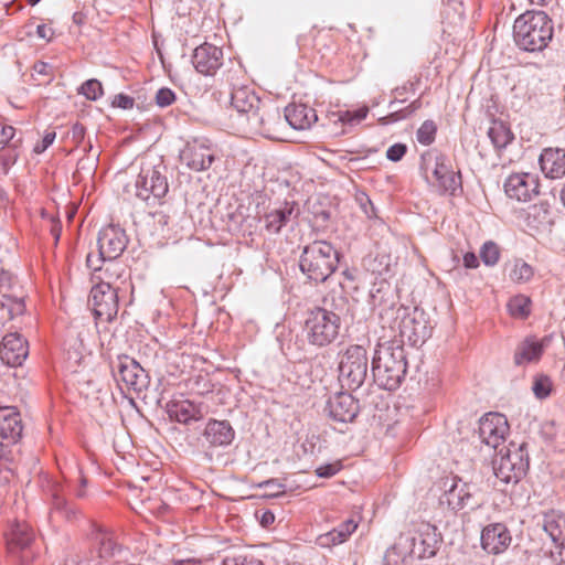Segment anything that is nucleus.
<instances>
[{
  "label": "nucleus",
  "instance_id": "1",
  "mask_svg": "<svg viewBox=\"0 0 565 565\" xmlns=\"http://www.w3.org/2000/svg\"><path fill=\"white\" fill-rule=\"evenodd\" d=\"M349 311V301L342 294L330 292L317 306L308 310L305 335L309 344L326 348L340 335L342 320Z\"/></svg>",
  "mask_w": 565,
  "mask_h": 565
},
{
  "label": "nucleus",
  "instance_id": "2",
  "mask_svg": "<svg viewBox=\"0 0 565 565\" xmlns=\"http://www.w3.org/2000/svg\"><path fill=\"white\" fill-rule=\"evenodd\" d=\"M239 71H228L226 82L231 86V105L249 131L270 137L276 121L280 119L277 108L263 104L247 85H237L234 79Z\"/></svg>",
  "mask_w": 565,
  "mask_h": 565
},
{
  "label": "nucleus",
  "instance_id": "3",
  "mask_svg": "<svg viewBox=\"0 0 565 565\" xmlns=\"http://www.w3.org/2000/svg\"><path fill=\"white\" fill-rule=\"evenodd\" d=\"M380 318L382 328L391 332L387 335L391 338L388 343L396 342L404 347L407 342L415 347L424 343L430 335L424 313L416 309L412 310L404 306L391 307L385 309Z\"/></svg>",
  "mask_w": 565,
  "mask_h": 565
},
{
  "label": "nucleus",
  "instance_id": "4",
  "mask_svg": "<svg viewBox=\"0 0 565 565\" xmlns=\"http://www.w3.org/2000/svg\"><path fill=\"white\" fill-rule=\"evenodd\" d=\"M407 372L404 347L394 343L379 344L372 360L375 383L384 390L395 391L403 383Z\"/></svg>",
  "mask_w": 565,
  "mask_h": 565
},
{
  "label": "nucleus",
  "instance_id": "5",
  "mask_svg": "<svg viewBox=\"0 0 565 565\" xmlns=\"http://www.w3.org/2000/svg\"><path fill=\"white\" fill-rule=\"evenodd\" d=\"M515 44L527 52L544 50L553 38V24L543 11H527L514 21Z\"/></svg>",
  "mask_w": 565,
  "mask_h": 565
},
{
  "label": "nucleus",
  "instance_id": "6",
  "mask_svg": "<svg viewBox=\"0 0 565 565\" xmlns=\"http://www.w3.org/2000/svg\"><path fill=\"white\" fill-rule=\"evenodd\" d=\"M338 264L339 252L327 241H313L306 245L299 259L301 273L316 284L327 281Z\"/></svg>",
  "mask_w": 565,
  "mask_h": 565
},
{
  "label": "nucleus",
  "instance_id": "7",
  "mask_svg": "<svg viewBox=\"0 0 565 565\" xmlns=\"http://www.w3.org/2000/svg\"><path fill=\"white\" fill-rule=\"evenodd\" d=\"M339 360V382L342 387L355 391L367 377V350L361 344H350L341 353Z\"/></svg>",
  "mask_w": 565,
  "mask_h": 565
},
{
  "label": "nucleus",
  "instance_id": "8",
  "mask_svg": "<svg viewBox=\"0 0 565 565\" xmlns=\"http://www.w3.org/2000/svg\"><path fill=\"white\" fill-rule=\"evenodd\" d=\"M128 244V238L122 228L116 225H108L100 230L98 235V254L89 253L86 257V265L94 271H100L103 264L118 258Z\"/></svg>",
  "mask_w": 565,
  "mask_h": 565
},
{
  "label": "nucleus",
  "instance_id": "9",
  "mask_svg": "<svg viewBox=\"0 0 565 565\" xmlns=\"http://www.w3.org/2000/svg\"><path fill=\"white\" fill-rule=\"evenodd\" d=\"M492 465L497 479L503 483H516L525 476L530 466L526 445L524 443L519 446L511 444L505 452L501 449L500 456L493 460Z\"/></svg>",
  "mask_w": 565,
  "mask_h": 565
},
{
  "label": "nucleus",
  "instance_id": "10",
  "mask_svg": "<svg viewBox=\"0 0 565 565\" xmlns=\"http://www.w3.org/2000/svg\"><path fill=\"white\" fill-rule=\"evenodd\" d=\"M216 146L206 137L189 139L180 150L182 164L194 172L206 171L216 160Z\"/></svg>",
  "mask_w": 565,
  "mask_h": 565
},
{
  "label": "nucleus",
  "instance_id": "11",
  "mask_svg": "<svg viewBox=\"0 0 565 565\" xmlns=\"http://www.w3.org/2000/svg\"><path fill=\"white\" fill-rule=\"evenodd\" d=\"M88 302L93 308L96 320L110 322L118 312L117 290L108 281H100L93 286Z\"/></svg>",
  "mask_w": 565,
  "mask_h": 565
},
{
  "label": "nucleus",
  "instance_id": "12",
  "mask_svg": "<svg viewBox=\"0 0 565 565\" xmlns=\"http://www.w3.org/2000/svg\"><path fill=\"white\" fill-rule=\"evenodd\" d=\"M114 376L118 382H122L127 390L141 393L149 385V375L147 371L134 358L119 355L113 366Z\"/></svg>",
  "mask_w": 565,
  "mask_h": 565
},
{
  "label": "nucleus",
  "instance_id": "13",
  "mask_svg": "<svg viewBox=\"0 0 565 565\" xmlns=\"http://www.w3.org/2000/svg\"><path fill=\"white\" fill-rule=\"evenodd\" d=\"M4 539L7 552L13 559L22 564L30 561L25 553L34 540V532L26 522L13 521L6 532Z\"/></svg>",
  "mask_w": 565,
  "mask_h": 565
},
{
  "label": "nucleus",
  "instance_id": "14",
  "mask_svg": "<svg viewBox=\"0 0 565 565\" xmlns=\"http://www.w3.org/2000/svg\"><path fill=\"white\" fill-rule=\"evenodd\" d=\"M136 196L149 202L151 198L159 200L168 192L167 178L153 167L142 168L137 177Z\"/></svg>",
  "mask_w": 565,
  "mask_h": 565
},
{
  "label": "nucleus",
  "instance_id": "15",
  "mask_svg": "<svg viewBox=\"0 0 565 565\" xmlns=\"http://www.w3.org/2000/svg\"><path fill=\"white\" fill-rule=\"evenodd\" d=\"M542 527L556 547V551H551V558L555 565H565V559L563 557L565 542V514L554 509L544 512Z\"/></svg>",
  "mask_w": 565,
  "mask_h": 565
},
{
  "label": "nucleus",
  "instance_id": "16",
  "mask_svg": "<svg viewBox=\"0 0 565 565\" xmlns=\"http://www.w3.org/2000/svg\"><path fill=\"white\" fill-rule=\"evenodd\" d=\"M509 433L507 417L499 413H488L479 422V438L482 444L495 449Z\"/></svg>",
  "mask_w": 565,
  "mask_h": 565
},
{
  "label": "nucleus",
  "instance_id": "17",
  "mask_svg": "<svg viewBox=\"0 0 565 565\" xmlns=\"http://www.w3.org/2000/svg\"><path fill=\"white\" fill-rule=\"evenodd\" d=\"M540 183L535 174L513 173L504 182L505 194L519 202H529L540 193Z\"/></svg>",
  "mask_w": 565,
  "mask_h": 565
},
{
  "label": "nucleus",
  "instance_id": "18",
  "mask_svg": "<svg viewBox=\"0 0 565 565\" xmlns=\"http://www.w3.org/2000/svg\"><path fill=\"white\" fill-rule=\"evenodd\" d=\"M324 412L334 423H352L360 412L359 401L350 393L340 392L328 399Z\"/></svg>",
  "mask_w": 565,
  "mask_h": 565
},
{
  "label": "nucleus",
  "instance_id": "19",
  "mask_svg": "<svg viewBox=\"0 0 565 565\" xmlns=\"http://www.w3.org/2000/svg\"><path fill=\"white\" fill-rule=\"evenodd\" d=\"M192 64L200 74L214 75L223 64V51L216 45L203 43L194 50Z\"/></svg>",
  "mask_w": 565,
  "mask_h": 565
},
{
  "label": "nucleus",
  "instance_id": "20",
  "mask_svg": "<svg viewBox=\"0 0 565 565\" xmlns=\"http://www.w3.org/2000/svg\"><path fill=\"white\" fill-rule=\"evenodd\" d=\"M201 436L203 447H227L235 438V430L228 420L209 419Z\"/></svg>",
  "mask_w": 565,
  "mask_h": 565
},
{
  "label": "nucleus",
  "instance_id": "21",
  "mask_svg": "<svg viewBox=\"0 0 565 565\" xmlns=\"http://www.w3.org/2000/svg\"><path fill=\"white\" fill-rule=\"evenodd\" d=\"M21 414L14 406H0V440L7 445L17 444L22 437Z\"/></svg>",
  "mask_w": 565,
  "mask_h": 565
},
{
  "label": "nucleus",
  "instance_id": "22",
  "mask_svg": "<svg viewBox=\"0 0 565 565\" xmlns=\"http://www.w3.org/2000/svg\"><path fill=\"white\" fill-rule=\"evenodd\" d=\"M29 354L28 342L19 333H9L0 344V359L9 366H20Z\"/></svg>",
  "mask_w": 565,
  "mask_h": 565
},
{
  "label": "nucleus",
  "instance_id": "23",
  "mask_svg": "<svg viewBox=\"0 0 565 565\" xmlns=\"http://www.w3.org/2000/svg\"><path fill=\"white\" fill-rule=\"evenodd\" d=\"M511 543V535L505 525L490 524L481 532V546L490 554L504 552Z\"/></svg>",
  "mask_w": 565,
  "mask_h": 565
},
{
  "label": "nucleus",
  "instance_id": "24",
  "mask_svg": "<svg viewBox=\"0 0 565 565\" xmlns=\"http://www.w3.org/2000/svg\"><path fill=\"white\" fill-rule=\"evenodd\" d=\"M415 537L401 534L396 542L386 551L384 565H412L414 561Z\"/></svg>",
  "mask_w": 565,
  "mask_h": 565
},
{
  "label": "nucleus",
  "instance_id": "25",
  "mask_svg": "<svg viewBox=\"0 0 565 565\" xmlns=\"http://www.w3.org/2000/svg\"><path fill=\"white\" fill-rule=\"evenodd\" d=\"M550 338L544 337L537 339L535 337H527L515 349L514 363L516 365H525L532 362H537L544 349L548 345Z\"/></svg>",
  "mask_w": 565,
  "mask_h": 565
},
{
  "label": "nucleus",
  "instance_id": "26",
  "mask_svg": "<svg viewBox=\"0 0 565 565\" xmlns=\"http://www.w3.org/2000/svg\"><path fill=\"white\" fill-rule=\"evenodd\" d=\"M299 209L296 202H285L278 209H274L264 215L265 228L277 234L289 222L297 220Z\"/></svg>",
  "mask_w": 565,
  "mask_h": 565
},
{
  "label": "nucleus",
  "instance_id": "27",
  "mask_svg": "<svg viewBox=\"0 0 565 565\" xmlns=\"http://www.w3.org/2000/svg\"><path fill=\"white\" fill-rule=\"evenodd\" d=\"M451 169L450 159L435 149L428 150L420 156V170L427 182L430 181L429 173L437 180Z\"/></svg>",
  "mask_w": 565,
  "mask_h": 565
},
{
  "label": "nucleus",
  "instance_id": "28",
  "mask_svg": "<svg viewBox=\"0 0 565 565\" xmlns=\"http://www.w3.org/2000/svg\"><path fill=\"white\" fill-rule=\"evenodd\" d=\"M540 166L546 178H563L565 175V151L558 148L544 149L540 156Z\"/></svg>",
  "mask_w": 565,
  "mask_h": 565
},
{
  "label": "nucleus",
  "instance_id": "29",
  "mask_svg": "<svg viewBox=\"0 0 565 565\" xmlns=\"http://www.w3.org/2000/svg\"><path fill=\"white\" fill-rule=\"evenodd\" d=\"M285 119L294 129H307L318 119L316 110L305 104H290L285 108Z\"/></svg>",
  "mask_w": 565,
  "mask_h": 565
},
{
  "label": "nucleus",
  "instance_id": "30",
  "mask_svg": "<svg viewBox=\"0 0 565 565\" xmlns=\"http://www.w3.org/2000/svg\"><path fill=\"white\" fill-rule=\"evenodd\" d=\"M169 416L178 423L188 424L202 417L201 411L190 401H179L168 404Z\"/></svg>",
  "mask_w": 565,
  "mask_h": 565
},
{
  "label": "nucleus",
  "instance_id": "31",
  "mask_svg": "<svg viewBox=\"0 0 565 565\" xmlns=\"http://www.w3.org/2000/svg\"><path fill=\"white\" fill-rule=\"evenodd\" d=\"M79 511L68 503L66 499L60 494L57 491L53 492L51 499V510L50 518L56 520H65L67 522H73L77 519Z\"/></svg>",
  "mask_w": 565,
  "mask_h": 565
},
{
  "label": "nucleus",
  "instance_id": "32",
  "mask_svg": "<svg viewBox=\"0 0 565 565\" xmlns=\"http://www.w3.org/2000/svg\"><path fill=\"white\" fill-rule=\"evenodd\" d=\"M488 136L497 149L505 148L513 139L510 128L500 120H493L488 129Z\"/></svg>",
  "mask_w": 565,
  "mask_h": 565
},
{
  "label": "nucleus",
  "instance_id": "33",
  "mask_svg": "<svg viewBox=\"0 0 565 565\" xmlns=\"http://www.w3.org/2000/svg\"><path fill=\"white\" fill-rule=\"evenodd\" d=\"M96 543L98 545V555L100 558L109 559L120 553V546L115 541L111 533L107 531H99L96 534Z\"/></svg>",
  "mask_w": 565,
  "mask_h": 565
},
{
  "label": "nucleus",
  "instance_id": "34",
  "mask_svg": "<svg viewBox=\"0 0 565 565\" xmlns=\"http://www.w3.org/2000/svg\"><path fill=\"white\" fill-rule=\"evenodd\" d=\"M434 185H436L443 194L456 195L457 191L461 190V174L459 171L455 172L451 169L443 174V177L435 180Z\"/></svg>",
  "mask_w": 565,
  "mask_h": 565
},
{
  "label": "nucleus",
  "instance_id": "35",
  "mask_svg": "<svg viewBox=\"0 0 565 565\" xmlns=\"http://www.w3.org/2000/svg\"><path fill=\"white\" fill-rule=\"evenodd\" d=\"M510 267L509 278L515 284H525L534 275L532 266L521 258L514 259Z\"/></svg>",
  "mask_w": 565,
  "mask_h": 565
},
{
  "label": "nucleus",
  "instance_id": "36",
  "mask_svg": "<svg viewBox=\"0 0 565 565\" xmlns=\"http://www.w3.org/2000/svg\"><path fill=\"white\" fill-rule=\"evenodd\" d=\"M508 310L512 317L524 319L531 312V300L523 295L514 296L508 302Z\"/></svg>",
  "mask_w": 565,
  "mask_h": 565
},
{
  "label": "nucleus",
  "instance_id": "37",
  "mask_svg": "<svg viewBox=\"0 0 565 565\" xmlns=\"http://www.w3.org/2000/svg\"><path fill=\"white\" fill-rule=\"evenodd\" d=\"M470 499V493L466 492L463 487L459 489L457 484H452L451 488L446 491L447 503L454 510L466 508L469 504Z\"/></svg>",
  "mask_w": 565,
  "mask_h": 565
},
{
  "label": "nucleus",
  "instance_id": "38",
  "mask_svg": "<svg viewBox=\"0 0 565 565\" xmlns=\"http://www.w3.org/2000/svg\"><path fill=\"white\" fill-rule=\"evenodd\" d=\"M553 390V382L550 376L539 374L534 377L532 391L536 398L545 399L548 397Z\"/></svg>",
  "mask_w": 565,
  "mask_h": 565
},
{
  "label": "nucleus",
  "instance_id": "39",
  "mask_svg": "<svg viewBox=\"0 0 565 565\" xmlns=\"http://www.w3.org/2000/svg\"><path fill=\"white\" fill-rule=\"evenodd\" d=\"M480 258L487 266H494L500 258V248L492 242H486L480 249Z\"/></svg>",
  "mask_w": 565,
  "mask_h": 565
},
{
  "label": "nucleus",
  "instance_id": "40",
  "mask_svg": "<svg viewBox=\"0 0 565 565\" xmlns=\"http://www.w3.org/2000/svg\"><path fill=\"white\" fill-rule=\"evenodd\" d=\"M437 127L433 120H426L418 128L416 137L420 145L429 146L434 142Z\"/></svg>",
  "mask_w": 565,
  "mask_h": 565
},
{
  "label": "nucleus",
  "instance_id": "41",
  "mask_svg": "<svg viewBox=\"0 0 565 565\" xmlns=\"http://www.w3.org/2000/svg\"><path fill=\"white\" fill-rule=\"evenodd\" d=\"M78 93L89 100H96L103 95L102 83L94 78L88 79L81 85Z\"/></svg>",
  "mask_w": 565,
  "mask_h": 565
},
{
  "label": "nucleus",
  "instance_id": "42",
  "mask_svg": "<svg viewBox=\"0 0 565 565\" xmlns=\"http://www.w3.org/2000/svg\"><path fill=\"white\" fill-rule=\"evenodd\" d=\"M13 477V468L10 466V459L0 449V492L7 488Z\"/></svg>",
  "mask_w": 565,
  "mask_h": 565
},
{
  "label": "nucleus",
  "instance_id": "43",
  "mask_svg": "<svg viewBox=\"0 0 565 565\" xmlns=\"http://www.w3.org/2000/svg\"><path fill=\"white\" fill-rule=\"evenodd\" d=\"M2 310H7L8 317L13 318L24 312L25 306L22 299L3 296Z\"/></svg>",
  "mask_w": 565,
  "mask_h": 565
},
{
  "label": "nucleus",
  "instance_id": "44",
  "mask_svg": "<svg viewBox=\"0 0 565 565\" xmlns=\"http://www.w3.org/2000/svg\"><path fill=\"white\" fill-rule=\"evenodd\" d=\"M342 537H338V532L334 530L323 533L317 537V544L320 547L330 548L334 545L343 543Z\"/></svg>",
  "mask_w": 565,
  "mask_h": 565
},
{
  "label": "nucleus",
  "instance_id": "45",
  "mask_svg": "<svg viewBox=\"0 0 565 565\" xmlns=\"http://www.w3.org/2000/svg\"><path fill=\"white\" fill-rule=\"evenodd\" d=\"M154 99L159 107H168L175 102V94L172 89L162 87L157 92Z\"/></svg>",
  "mask_w": 565,
  "mask_h": 565
},
{
  "label": "nucleus",
  "instance_id": "46",
  "mask_svg": "<svg viewBox=\"0 0 565 565\" xmlns=\"http://www.w3.org/2000/svg\"><path fill=\"white\" fill-rule=\"evenodd\" d=\"M415 108H416L415 103H413L412 105H409L408 107H406L404 109L393 111L390 115L381 118V121L384 125L398 121L401 119L406 118L412 111H414Z\"/></svg>",
  "mask_w": 565,
  "mask_h": 565
},
{
  "label": "nucleus",
  "instance_id": "47",
  "mask_svg": "<svg viewBox=\"0 0 565 565\" xmlns=\"http://www.w3.org/2000/svg\"><path fill=\"white\" fill-rule=\"evenodd\" d=\"M356 527L358 522L354 519H348L333 530L338 532V537H342L345 542L348 537L356 530Z\"/></svg>",
  "mask_w": 565,
  "mask_h": 565
},
{
  "label": "nucleus",
  "instance_id": "48",
  "mask_svg": "<svg viewBox=\"0 0 565 565\" xmlns=\"http://www.w3.org/2000/svg\"><path fill=\"white\" fill-rule=\"evenodd\" d=\"M407 147L404 143H395L386 151V158L393 162L399 161L406 153Z\"/></svg>",
  "mask_w": 565,
  "mask_h": 565
},
{
  "label": "nucleus",
  "instance_id": "49",
  "mask_svg": "<svg viewBox=\"0 0 565 565\" xmlns=\"http://www.w3.org/2000/svg\"><path fill=\"white\" fill-rule=\"evenodd\" d=\"M341 469V466L339 462L334 463H327L318 467L316 469V473L320 478H330L334 476L337 472H339Z\"/></svg>",
  "mask_w": 565,
  "mask_h": 565
},
{
  "label": "nucleus",
  "instance_id": "50",
  "mask_svg": "<svg viewBox=\"0 0 565 565\" xmlns=\"http://www.w3.org/2000/svg\"><path fill=\"white\" fill-rule=\"evenodd\" d=\"M111 104L114 107L121 109H131L135 105V99L126 94H117Z\"/></svg>",
  "mask_w": 565,
  "mask_h": 565
},
{
  "label": "nucleus",
  "instance_id": "51",
  "mask_svg": "<svg viewBox=\"0 0 565 565\" xmlns=\"http://www.w3.org/2000/svg\"><path fill=\"white\" fill-rule=\"evenodd\" d=\"M55 132L54 131H46L43 139H42V142L41 143H38L35 147H34V151L36 153H41L43 151H45L55 140Z\"/></svg>",
  "mask_w": 565,
  "mask_h": 565
},
{
  "label": "nucleus",
  "instance_id": "52",
  "mask_svg": "<svg viewBox=\"0 0 565 565\" xmlns=\"http://www.w3.org/2000/svg\"><path fill=\"white\" fill-rule=\"evenodd\" d=\"M15 135V128L12 126L0 127V146L9 143Z\"/></svg>",
  "mask_w": 565,
  "mask_h": 565
},
{
  "label": "nucleus",
  "instance_id": "53",
  "mask_svg": "<svg viewBox=\"0 0 565 565\" xmlns=\"http://www.w3.org/2000/svg\"><path fill=\"white\" fill-rule=\"evenodd\" d=\"M36 34L41 39L51 41V39L53 38V34H54V31L51 26H49L46 24H40L36 28Z\"/></svg>",
  "mask_w": 565,
  "mask_h": 565
},
{
  "label": "nucleus",
  "instance_id": "54",
  "mask_svg": "<svg viewBox=\"0 0 565 565\" xmlns=\"http://www.w3.org/2000/svg\"><path fill=\"white\" fill-rule=\"evenodd\" d=\"M84 136H85V127L82 125V124H75L73 127H72V139L79 143L81 141H83L84 139Z\"/></svg>",
  "mask_w": 565,
  "mask_h": 565
},
{
  "label": "nucleus",
  "instance_id": "55",
  "mask_svg": "<svg viewBox=\"0 0 565 565\" xmlns=\"http://www.w3.org/2000/svg\"><path fill=\"white\" fill-rule=\"evenodd\" d=\"M463 265L467 268H477L479 266L478 257L475 253H466L463 255Z\"/></svg>",
  "mask_w": 565,
  "mask_h": 565
},
{
  "label": "nucleus",
  "instance_id": "56",
  "mask_svg": "<svg viewBox=\"0 0 565 565\" xmlns=\"http://www.w3.org/2000/svg\"><path fill=\"white\" fill-rule=\"evenodd\" d=\"M275 521V515L270 511H264L260 518V523L264 526H268Z\"/></svg>",
  "mask_w": 565,
  "mask_h": 565
},
{
  "label": "nucleus",
  "instance_id": "57",
  "mask_svg": "<svg viewBox=\"0 0 565 565\" xmlns=\"http://www.w3.org/2000/svg\"><path fill=\"white\" fill-rule=\"evenodd\" d=\"M235 565H263V563L255 557H242Z\"/></svg>",
  "mask_w": 565,
  "mask_h": 565
},
{
  "label": "nucleus",
  "instance_id": "58",
  "mask_svg": "<svg viewBox=\"0 0 565 565\" xmlns=\"http://www.w3.org/2000/svg\"><path fill=\"white\" fill-rule=\"evenodd\" d=\"M264 486L276 491V493H282L284 484L276 482L275 480H268L264 482Z\"/></svg>",
  "mask_w": 565,
  "mask_h": 565
},
{
  "label": "nucleus",
  "instance_id": "59",
  "mask_svg": "<svg viewBox=\"0 0 565 565\" xmlns=\"http://www.w3.org/2000/svg\"><path fill=\"white\" fill-rule=\"evenodd\" d=\"M86 486V479L84 477H81V487L75 491V495L77 498H84L85 497V488Z\"/></svg>",
  "mask_w": 565,
  "mask_h": 565
},
{
  "label": "nucleus",
  "instance_id": "60",
  "mask_svg": "<svg viewBox=\"0 0 565 565\" xmlns=\"http://www.w3.org/2000/svg\"><path fill=\"white\" fill-rule=\"evenodd\" d=\"M367 113H369L367 108H361V109L355 111L354 119L360 121V120H362V119H364L366 117Z\"/></svg>",
  "mask_w": 565,
  "mask_h": 565
},
{
  "label": "nucleus",
  "instance_id": "61",
  "mask_svg": "<svg viewBox=\"0 0 565 565\" xmlns=\"http://www.w3.org/2000/svg\"><path fill=\"white\" fill-rule=\"evenodd\" d=\"M530 4L537 7H546L553 2V0H527Z\"/></svg>",
  "mask_w": 565,
  "mask_h": 565
},
{
  "label": "nucleus",
  "instance_id": "62",
  "mask_svg": "<svg viewBox=\"0 0 565 565\" xmlns=\"http://www.w3.org/2000/svg\"><path fill=\"white\" fill-rule=\"evenodd\" d=\"M173 565H203V564L196 559H184V561L175 562Z\"/></svg>",
  "mask_w": 565,
  "mask_h": 565
},
{
  "label": "nucleus",
  "instance_id": "63",
  "mask_svg": "<svg viewBox=\"0 0 565 565\" xmlns=\"http://www.w3.org/2000/svg\"><path fill=\"white\" fill-rule=\"evenodd\" d=\"M52 233L54 234L55 238L58 239V237H60V227L57 225L53 226Z\"/></svg>",
  "mask_w": 565,
  "mask_h": 565
},
{
  "label": "nucleus",
  "instance_id": "64",
  "mask_svg": "<svg viewBox=\"0 0 565 565\" xmlns=\"http://www.w3.org/2000/svg\"><path fill=\"white\" fill-rule=\"evenodd\" d=\"M561 200H562V202H563V204L565 206V184H564V186H563V189L561 191Z\"/></svg>",
  "mask_w": 565,
  "mask_h": 565
}]
</instances>
